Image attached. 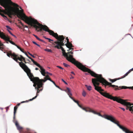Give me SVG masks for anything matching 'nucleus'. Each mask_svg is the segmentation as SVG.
Masks as SVG:
<instances>
[{
	"mask_svg": "<svg viewBox=\"0 0 133 133\" xmlns=\"http://www.w3.org/2000/svg\"><path fill=\"white\" fill-rule=\"evenodd\" d=\"M82 70L84 72H88L92 76L96 78H92V82L95 90L105 97L109 99L111 98L112 96L109 93H107L106 91H105L104 90L102 89L101 87L99 86L100 83L99 82L104 85L105 88H106L107 85L111 84L110 83L108 82L103 78L101 75L96 74L86 67L84 68Z\"/></svg>",
	"mask_w": 133,
	"mask_h": 133,
	"instance_id": "obj_1",
	"label": "nucleus"
},
{
	"mask_svg": "<svg viewBox=\"0 0 133 133\" xmlns=\"http://www.w3.org/2000/svg\"><path fill=\"white\" fill-rule=\"evenodd\" d=\"M10 4L14 7L11 10L8 8L5 9V14L8 15L10 18H12V15H16L19 18L24 21L25 23L32 26L37 21L36 20L31 17H28L23 12V10H19L18 8L19 6L17 4L12 2L11 0H7Z\"/></svg>",
	"mask_w": 133,
	"mask_h": 133,
	"instance_id": "obj_2",
	"label": "nucleus"
},
{
	"mask_svg": "<svg viewBox=\"0 0 133 133\" xmlns=\"http://www.w3.org/2000/svg\"><path fill=\"white\" fill-rule=\"evenodd\" d=\"M19 63L20 66L26 73L30 80L34 83L33 86L37 90L36 96L32 99H30L29 101H26L28 102L29 101H32L37 97L38 95L37 93L43 90V84L42 83L41 79H40L38 77H35L32 74L30 70L25 64L22 62Z\"/></svg>",
	"mask_w": 133,
	"mask_h": 133,
	"instance_id": "obj_3",
	"label": "nucleus"
},
{
	"mask_svg": "<svg viewBox=\"0 0 133 133\" xmlns=\"http://www.w3.org/2000/svg\"><path fill=\"white\" fill-rule=\"evenodd\" d=\"M32 26L35 28L36 30L38 32L41 31L43 30L48 32L49 33L50 35L55 38L58 40L54 42V43H52L53 45L55 46H58V47H61L65 45L63 43L64 39L63 36H58L57 33H55L53 31L49 29L46 25H43L37 21Z\"/></svg>",
	"mask_w": 133,
	"mask_h": 133,
	"instance_id": "obj_4",
	"label": "nucleus"
},
{
	"mask_svg": "<svg viewBox=\"0 0 133 133\" xmlns=\"http://www.w3.org/2000/svg\"><path fill=\"white\" fill-rule=\"evenodd\" d=\"M93 113L94 114L98 115L101 117H103L107 119L110 121L117 125L122 130L125 132L126 133H133V131H130L126 127H123L119 124V122L117 121L115 118L113 116L110 115H102L100 113L94 111Z\"/></svg>",
	"mask_w": 133,
	"mask_h": 133,
	"instance_id": "obj_5",
	"label": "nucleus"
},
{
	"mask_svg": "<svg viewBox=\"0 0 133 133\" xmlns=\"http://www.w3.org/2000/svg\"><path fill=\"white\" fill-rule=\"evenodd\" d=\"M70 54H73V52L71 51L67 53H65V54H64V56L66 57V59L68 61L74 64L77 67L82 70L85 67V66L83 65L81 63L76 61V60L73 58V56L70 55Z\"/></svg>",
	"mask_w": 133,
	"mask_h": 133,
	"instance_id": "obj_6",
	"label": "nucleus"
},
{
	"mask_svg": "<svg viewBox=\"0 0 133 133\" xmlns=\"http://www.w3.org/2000/svg\"><path fill=\"white\" fill-rule=\"evenodd\" d=\"M110 99L114 101H116L123 105L126 106V109L127 110H128L129 108V106H131L132 104L130 102H127V101L128 100H124L116 96L114 97L112 96Z\"/></svg>",
	"mask_w": 133,
	"mask_h": 133,
	"instance_id": "obj_7",
	"label": "nucleus"
},
{
	"mask_svg": "<svg viewBox=\"0 0 133 133\" xmlns=\"http://www.w3.org/2000/svg\"><path fill=\"white\" fill-rule=\"evenodd\" d=\"M29 59H31V61L33 62V63L36 65V66L39 67L41 71L40 72L41 74L44 76H45L46 72L45 71V70L44 69L42 66H41L39 64L37 63L36 62H35L34 60L30 57H29L27 55Z\"/></svg>",
	"mask_w": 133,
	"mask_h": 133,
	"instance_id": "obj_8",
	"label": "nucleus"
},
{
	"mask_svg": "<svg viewBox=\"0 0 133 133\" xmlns=\"http://www.w3.org/2000/svg\"><path fill=\"white\" fill-rule=\"evenodd\" d=\"M0 37L2 39H4L7 41L6 43H8V42H10L12 44L14 45H16V44L10 40V38L7 36H6L5 35L3 32H2L0 31Z\"/></svg>",
	"mask_w": 133,
	"mask_h": 133,
	"instance_id": "obj_9",
	"label": "nucleus"
},
{
	"mask_svg": "<svg viewBox=\"0 0 133 133\" xmlns=\"http://www.w3.org/2000/svg\"><path fill=\"white\" fill-rule=\"evenodd\" d=\"M7 55L9 57H11L16 62L18 63L19 65V62L17 61V58L19 56L16 54L14 53H12L11 52H9L7 53Z\"/></svg>",
	"mask_w": 133,
	"mask_h": 133,
	"instance_id": "obj_10",
	"label": "nucleus"
},
{
	"mask_svg": "<svg viewBox=\"0 0 133 133\" xmlns=\"http://www.w3.org/2000/svg\"><path fill=\"white\" fill-rule=\"evenodd\" d=\"M13 122L15 123L16 127L18 130H19L20 132H21V131L23 129V128L20 126L17 121L15 120V119H13Z\"/></svg>",
	"mask_w": 133,
	"mask_h": 133,
	"instance_id": "obj_11",
	"label": "nucleus"
},
{
	"mask_svg": "<svg viewBox=\"0 0 133 133\" xmlns=\"http://www.w3.org/2000/svg\"><path fill=\"white\" fill-rule=\"evenodd\" d=\"M18 60L21 61L20 62H22L28 67V66L25 64L28 63L25 61V58L23 57L22 55H19V56L17 58V61Z\"/></svg>",
	"mask_w": 133,
	"mask_h": 133,
	"instance_id": "obj_12",
	"label": "nucleus"
},
{
	"mask_svg": "<svg viewBox=\"0 0 133 133\" xmlns=\"http://www.w3.org/2000/svg\"><path fill=\"white\" fill-rule=\"evenodd\" d=\"M65 45H66L67 48L69 49V50H68V51H69L71 49H74L73 48H72L73 46L72 45V44L71 43H70L69 42H67V43L65 44Z\"/></svg>",
	"mask_w": 133,
	"mask_h": 133,
	"instance_id": "obj_13",
	"label": "nucleus"
},
{
	"mask_svg": "<svg viewBox=\"0 0 133 133\" xmlns=\"http://www.w3.org/2000/svg\"><path fill=\"white\" fill-rule=\"evenodd\" d=\"M111 84L109 85H109V87H111L114 88L115 90H119L120 88L119 89V87L118 86L116 85H112L111 83H110Z\"/></svg>",
	"mask_w": 133,
	"mask_h": 133,
	"instance_id": "obj_14",
	"label": "nucleus"
},
{
	"mask_svg": "<svg viewBox=\"0 0 133 133\" xmlns=\"http://www.w3.org/2000/svg\"><path fill=\"white\" fill-rule=\"evenodd\" d=\"M54 47L57 48V49H61L62 51V52L63 54V55L64 56V54H65V53H66L65 52V50L64 49V48L62 46L58 47V46H55Z\"/></svg>",
	"mask_w": 133,
	"mask_h": 133,
	"instance_id": "obj_15",
	"label": "nucleus"
},
{
	"mask_svg": "<svg viewBox=\"0 0 133 133\" xmlns=\"http://www.w3.org/2000/svg\"><path fill=\"white\" fill-rule=\"evenodd\" d=\"M66 89H67L65 90V91L67 93L69 97L70 96H72V94L71 92L70 89L68 87H67L66 88Z\"/></svg>",
	"mask_w": 133,
	"mask_h": 133,
	"instance_id": "obj_16",
	"label": "nucleus"
},
{
	"mask_svg": "<svg viewBox=\"0 0 133 133\" xmlns=\"http://www.w3.org/2000/svg\"><path fill=\"white\" fill-rule=\"evenodd\" d=\"M84 108L85 110H84L86 112H92L93 113V111H94L92 110L90 108L88 107H84Z\"/></svg>",
	"mask_w": 133,
	"mask_h": 133,
	"instance_id": "obj_17",
	"label": "nucleus"
},
{
	"mask_svg": "<svg viewBox=\"0 0 133 133\" xmlns=\"http://www.w3.org/2000/svg\"><path fill=\"white\" fill-rule=\"evenodd\" d=\"M18 107L17 106L15 107L14 109V116L13 117V119H14L15 118V114L16 112V110L17 109Z\"/></svg>",
	"mask_w": 133,
	"mask_h": 133,
	"instance_id": "obj_18",
	"label": "nucleus"
},
{
	"mask_svg": "<svg viewBox=\"0 0 133 133\" xmlns=\"http://www.w3.org/2000/svg\"><path fill=\"white\" fill-rule=\"evenodd\" d=\"M119 88H120V89H131V87H127L125 86H122V87L120 86L119 87Z\"/></svg>",
	"mask_w": 133,
	"mask_h": 133,
	"instance_id": "obj_19",
	"label": "nucleus"
},
{
	"mask_svg": "<svg viewBox=\"0 0 133 133\" xmlns=\"http://www.w3.org/2000/svg\"><path fill=\"white\" fill-rule=\"evenodd\" d=\"M123 77V76H122V77L121 78H118L114 79H110V81L113 83V82H114L116 81V80H119L120 79H121L123 78H122Z\"/></svg>",
	"mask_w": 133,
	"mask_h": 133,
	"instance_id": "obj_20",
	"label": "nucleus"
},
{
	"mask_svg": "<svg viewBox=\"0 0 133 133\" xmlns=\"http://www.w3.org/2000/svg\"><path fill=\"white\" fill-rule=\"evenodd\" d=\"M133 70V68L129 70V71L126 73L123 76L122 78H124L126 76H127L128 74L131 71Z\"/></svg>",
	"mask_w": 133,
	"mask_h": 133,
	"instance_id": "obj_21",
	"label": "nucleus"
},
{
	"mask_svg": "<svg viewBox=\"0 0 133 133\" xmlns=\"http://www.w3.org/2000/svg\"><path fill=\"white\" fill-rule=\"evenodd\" d=\"M36 38L38 39V40L43 42V43H44L45 42L43 40L39 38L37 36L35 35H33Z\"/></svg>",
	"mask_w": 133,
	"mask_h": 133,
	"instance_id": "obj_22",
	"label": "nucleus"
},
{
	"mask_svg": "<svg viewBox=\"0 0 133 133\" xmlns=\"http://www.w3.org/2000/svg\"><path fill=\"white\" fill-rule=\"evenodd\" d=\"M0 3L2 5H5V3L4 0H0Z\"/></svg>",
	"mask_w": 133,
	"mask_h": 133,
	"instance_id": "obj_23",
	"label": "nucleus"
},
{
	"mask_svg": "<svg viewBox=\"0 0 133 133\" xmlns=\"http://www.w3.org/2000/svg\"><path fill=\"white\" fill-rule=\"evenodd\" d=\"M41 80L42 82H46L47 80H49L50 81H51L52 80L51 79V78L49 77L48 78H47L46 79H41Z\"/></svg>",
	"mask_w": 133,
	"mask_h": 133,
	"instance_id": "obj_24",
	"label": "nucleus"
},
{
	"mask_svg": "<svg viewBox=\"0 0 133 133\" xmlns=\"http://www.w3.org/2000/svg\"><path fill=\"white\" fill-rule=\"evenodd\" d=\"M85 87L87 88V89L89 91L91 90V87L90 86H88L87 85H85Z\"/></svg>",
	"mask_w": 133,
	"mask_h": 133,
	"instance_id": "obj_25",
	"label": "nucleus"
},
{
	"mask_svg": "<svg viewBox=\"0 0 133 133\" xmlns=\"http://www.w3.org/2000/svg\"><path fill=\"white\" fill-rule=\"evenodd\" d=\"M70 97L72 99L75 103H76L77 104L79 103L78 101L75 100L73 97L70 96Z\"/></svg>",
	"mask_w": 133,
	"mask_h": 133,
	"instance_id": "obj_26",
	"label": "nucleus"
},
{
	"mask_svg": "<svg viewBox=\"0 0 133 133\" xmlns=\"http://www.w3.org/2000/svg\"><path fill=\"white\" fill-rule=\"evenodd\" d=\"M19 50H20V51H21L22 52H23L24 53L25 55L26 56L27 55H28L29 57V56L27 54V53L26 52H25L24 51V50L23 49H22V48H21V49H19Z\"/></svg>",
	"mask_w": 133,
	"mask_h": 133,
	"instance_id": "obj_27",
	"label": "nucleus"
},
{
	"mask_svg": "<svg viewBox=\"0 0 133 133\" xmlns=\"http://www.w3.org/2000/svg\"><path fill=\"white\" fill-rule=\"evenodd\" d=\"M129 110L130 111H131V113H133V109L132 108V107L131 106H129Z\"/></svg>",
	"mask_w": 133,
	"mask_h": 133,
	"instance_id": "obj_28",
	"label": "nucleus"
},
{
	"mask_svg": "<svg viewBox=\"0 0 133 133\" xmlns=\"http://www.w3.org/2000/svg\"><path fill=\"white\" fill-rule=\"evenodd\" d=\"M78 106L80 107L83 110H85V109L84 108V107H82V106L81 105H80L79 103H78V104H77Z\"/></svg>",
	"mask_w": 133,
	"mask_h": 133,
	"instance_id": "obj_29",
	"label": "nucleus"
},
{
	"mask_svg": "<svg viewBox=\"0 0 133 133\" xmlns=\"http://www.w3.org/2000/svg\"><path fill=\"white\" fill-rule=\"evenodd\" d=\"M86 92L83 91L82 93V95L84 97H85L86 96Z\"/></svg>",
	"mask_w": 133,
	"mask_h": 133,
	"instance_id": "obj_30",
	"label": "nucleus"
},
{
	"mask_svg": "<svg viewBox=\"0 0 133 133\" xmlns=\"http://www.w3.org/2000/svg\"><path fill=\"white\" fill-rule=\"evenodd\" d=\"M45 51H47L48 52H52V50H50V49H45Z\"/></svg>",
	"mask_w": 133,
	"mask_h": 133,
	"instance_id": "obj_31",
	"label": "nucleus"
},
{
	"mask_svg": "<svg viewBox=\"0 0 133 133\" xmlns=\"http://www.w3.org/2000/svg\"><path fill=\"white\" fill-rule=\"evenodd\" d=\"M63 65L65 67H68V66H69V65H68L66 64L65 63H63Z\"/></svg>",
	"mask_w": 133,
	"mask_h": 133,
	"instance_id": "obj_32",
	"label": "nucleus"
},
{
	"mask_svg": "<svg viewBox=\"0 0 133 133\" xmlns=\"http://www.w3.org/2000/svg\"><path fill=\"white\" fill-rule=\"evenodd\" d=\"M8 32H9L10 34H11L12 35V36H14V37H16V36H15V35H14V34H13L9 30H8Z\"/></svg>",
	"mask_w": 133,
	"mask_h": 133,
	"instance_id": "obj_33",
	"label": "nucleus"
},
{
	"mask_svg": "<svg viewBox=\"0 0 133 133\" xmlns=\"http://www.w3.org/2000/svg\"><path fill=\"white\" fill-rule=\"evenodd\" d=\"M0 14L2 16H3L4 18H7L4 15V14H1V12H0Z\"/></svg>",
	"mask_w": 133,
	"mask_h": 133,
	"instance_id": "obj_34",
	"label": "nucleus"
},
{
	"mask_svg": "<svg viewBox=\"0 0 133 133\" xmlns=\"http://www.w3.org/2000/svg\"><path fill=\"white\" fill-rule=\"evenodd\" d=\"M45 77L44 78V79H46L47 78H48L49 77V76L48 75H45Z\"/></svg>",
	"mask_w": 133,
	"mask_h": 133,
	"instance_id": "obj_35",
	"label": "nucleus"
},
{
	"mask_svg": "<svg viewBox=\"0 0 133 133\" xmlns=\"http://www.w3.org/2000/svg\"><path fill=\"white\" fill-rule=\"evenodd\" d=\"M3 45V44H2L1 43H0V50H2L3 49V48L1 46H2V45Z\"/></svg>",
	"mask_w": 133,
	"mask_h": 133,
	"instance_id": "obj_36",
	"label": "nucleus"
},
{
	"mask_svg": "<svg viewBox=\"0 0 133 133\" xmlns=\"http://www.w3.org/2000/svg\"><path fill=\"white\" fill-rule=\"evenodd\" d=\"M18 21H19V23L22 25V26H24V24L22 23V22L20 21V20L19 19L18 20Z\"/></svg>",
	"mask_w": 133,
	"mask_h": 133,
	"instance_id": "obj_37",
	"label": "nucleus"
},
{
	"mask_svg": "<svg viewBox=\"0 0 133 133\" xmlns=\"http://www.w3.org/2000/svg\"><path fill=\"white\" fill-rule=\"evenodd\" d=\"M47 39H48L49 40V41L50 42V43H52L51 42V41H53V40H52V39H50V38H47Z\"/></svg>",
	"mask_w": 133,
	"mask_h": 133,
	"instance_id": "obj_38",
	"label": "nucleus"
},
{
	"mask_svg": "<svg viewBox=\"0 0 133 133\" xmlns=\"http://www.w3.org/2000/svg\"><path fill=\"white\" fill-rule=\"evenodd\" d=\"M6 27L8 29H11V28L8 25H6Z\"/></svg>",
	"mask_w": 133,
	"mask_h": 133,
	"instance_id": "obj_39",
	"label": "nucleus"
},
{
	"mask_svg": "<svg viewBox=\"0 0 133 133\" xmlns=\"http://www.w3.org/2000/svg\"><path fill=\"white\" fill-rule=\"evenodd\" d=\"M49 74L50 75H52V74L49 73V72H46L45 74Z\"/></svg>",
	"mask_w": 133,
	"mask_h": 133,
	"instance_id": "obj_40",
	"label": "nucleus"
},
{
	"mask_svg": "<svg viewBox=\"0 0 133 133\" xmlns=\"http://www.w3.org/2000/svg\"><path fill=\"white\" fill-rule=\"evenodd\" d=\"M62 80L63 82L65 84H67V83L63 79H62Z\"/></svg>",
	"mask_w": 133,
	"mask_h": 133,
	"instance_id": "obj_41",
	"label": "nucleus"
},
{
	"mask_svg": "<svg viewBox=\"0 0 133 133\" xmlns=\"http://www.w3.org/2000/svg\"><path fill=\"white\" fill-rule=\"evenodd\" d=\"M15 45L16 46L17 48L19 49H21V48L18 46L16 44V45Z\"/></svg>",
	"mask_w": 133,
	"mask_h": 133,
	"instance_id": "obj_42",
	"label": "nucleus"
},
{
	"mask_svg": "<svg viewBox=\"0 0 133 133\" xmlns=\"http://www.w3.org/2000/svg\"><path fill=\"white\" fill-rule=\"evenodd\" d=\"M119 108L122 109V110H123V111H125V109L123 108H122V107H119Z\"/></svg>",
	"mask_w": 133,
	"mask_h": 133,
	"instance_id": "obj_43",
	"label": "nucleus"
},
{
	"mask_svg": "<svg viewBox=\"0 0 133 133\" xmlns=\"http://www.w3.org/2000/svg\"><path fill=\"white\" fill-rule=\"evenodd\" d=\"M66 40H67V42H69V39L68 38V37L66 38Z\"/></svg>",
	"mask_w": 133,
	"mask_h": 133,
	"instance_id": "obj_44",
	"label": "nucleus"
},
{
	"mask_svg": "<svg viewBox=\"0 0 133 133\" xmlns=\"http://www.w3.org/2000/svg\"><path fill=\"white\" fill-rule=\"evenodd\" d=\"M57 67L59 68L60 69H63L61 66H57Z\"/></svg>",
	"mask_w": 133,
	"mask_h": 133,
	"instance_id": "obj_45",
	"label": "nucleus"
},
{
	"mask_svg": "<svg viewBox=\"0 0 133 133\" xmlns=\"http://www.w3.org/2000/svg\"><path fill=\"white\" fill-rule=\"evenodd\" d=\"M32 43H33L34 44H35V45L36 44H37V43H36L35 42H34V41H33V42H32Z\"/></svg>",
	"mask_w": 133,
	"mask_h": 133,
	"instance_id": "obj_46",
	"label": "nucleus"
},
{
	"mask_svg": "<svg viewBox=\"0 0 133 133\" xmlns=\"http://www.w3.org/2000/svg\"><path fill=\"white\" fill-rule=\"evenodd\" d=\"M71 74H73L74 75H75V74L73 72V71L71 72Z\"/></svg>",
	"mask_w": 133,
	"mask_h": 133,
	"instance_id": "obj_47",
	"label": "nucleus"
},
{
	"mask_svg": "<svg viewBox=\"0 0 133 133\" xmlns=\"http://www.w3.org/2000/svg\"><path fill=\"white\" fill-rule=\"evenodd\" d=\"M71 77L70 78H74V77H73L72 75H71Z\"/></svg>",
	"mask_w": 133,
	"mask_h": 133,
	"instance_id": "obj_48",
	"label": "nucleus"
},
{
	"mask_svg": "<svg viewBox=\"0 0 133 133\" xmlns=\"http://www.w3.org/2000/svg\"><path fill=\"white\" fill-rule=\"evenodd\" d=\"M51 82H52L54 84H55V82H54L52 80V81H51Z\"/></svg>",
	"mask_w": 133,
	"mask_h": 133,
	"instance_id": "obj_49",
	"label": "nucleus"
},
{
	"mask_svg": "<svg viewBox=\"0 0 133 133\" xmlns=\"http://www.w3.org/2000/svg\"><path fill=\"white\" fill-rule=\"evenodd\" d=\"M56 87L58 88L59 89H61L57 85V86H56Z\"/></svg>",
	"mask_w": 133,
	"mask_h": 133,
	"instance_id": "obj_50",
	"label": "nucleus"
},
{
	"mask_svg": "<svg viewBox=\"0 0 133 133\" xmlns=\"http://www.w3.org/2000/svg\"><path fill=\"white\" fill-rule=\"evenodd\" d=\"M20 104V103H19L18 104H17L16 106H17V107L19 106Z\"/></svg>",
	"mask_w": 133,
	"mask_h": 133,
	"instance_id": "obj_51",
	"label": "nucleus"
},
{
	"mask_svg": "<svg viewBox=\"0 0 133 133\" xmlns=\"http://www.w3.org/2000/svg\"><path fill=\"white\" fill-rule=\"evenodd\" d=\"M24 26L25 27V28H28V26L26 25H24V26Z\"/></svg>",
	"mask_w": 133,
	"mask_h": 133,
	"instance_id": "obj_52",
	"label": "nucleus"
},
{
	"mask_svg": "<svg viewBox=\"0 0 133 133\" xmlns=\"http://www.w3.org/2000/svg\"><path fill=\"white\" fill-rule=\"evenodd\" d=\"M36 45H37V46H39V47H40V45H39L38 44H37V43L36 44Z\"/></svg>",
	"mask_w": 133,
	"mask_h": 133,
	"instance_id": "obj_53",
	"label": "nucleus"
},
{
	"mask_svg": "<svg viewBox=\"0 0 133 133\" xmlns=\"http://www.w3.org/2000/svg\"><path fill=\"white\" fill-rule=\"evenodd\" d=\"M43 37L45 38V39H47V38H46V37L45 36H43Z\"/></svg>",
	"mask_w": 133,
	"mask_h": 133,
	"instance_id": "obj_54",
	"label": "nucleus"
},
{
	"mask_svg": "<svg viewBox=\"0 0 133 133\" xmlns=\"http://www.w3.org/2000/svg\"><path fill=\"white\" fill-rule=\"evenodd\" d=\"M38 69V68H36L35 69V70H37Z\"/></svg>",
	"mask_w": 133,
	"mask_h": 133,
	"instance_id": "obj_55",
	"label": "nucleus"
},
{
	"mask_svg": "<svg viewBox=\"0 0 133 133\" xmlns=\"http://www.w3.org/2000/svg\"><path fill=\"white\" fill-rule=\"evenodd\" d=\"M31 56L34 58H35V57L33 55H31Z\"/></svg>",
	"mask_w": 133,
	"mask_h": 133,
	"instance_id": "obj_56",
	"label": "nucleus"
},
{
	"mask_svg": "<svg viewBox=\"0 0 133 133\" xmlns=\"http://www.w3.org/2000/svg\"><path fill=\"white\" fill-rule=\"evenodd\" d=\"M28 53L31 56V55H32L31 54H30L29 52H28Z\"/></svg>",
	"mask_w": 133,
	"mask_h": 133,
	"instance_id": "obj_57",
	"label": "nucleus"
},
{
	"mask_svg": "<svg viewBox=\"0 0 133 133\" xmlns=\"http://www.w3.org/2000/svg\"><path fill=\"white\" fill-rule=\"evenodd\" d=\"M27 61H29V62H30V61L29 59H27Z\"/></svg>",
	"mask_w": 133,
	"mask_h": 133,
	"instance_id": "obj_58",
	"label": "nucleus"
},
{
	"mask_svg": "<svg viewBox=\"0 0 133 133\" xmlns=\"http://www.w3.org/2000/svg\"><path fill=\"white\" fill-rule=\"evenodd\" d=\"M131 89L133 90V87H131Z\"/></svg>",
	"mask_w": 133,
	"mask_h": 133,
	"instance_id": "obj_59",
	"label": "nucleus"
},
{
	"mask_svg": "<svg viewBox=\"0 0 133 133\" xmlns=\"http://www.w3.org/2000/svg\"><path fill=\"white\" fill-rule=\"evenodd\" d=\"M25 102V101H23V102H21V103H24Z\"/></svg>",
	"mask_w": 133,
	"mask_h": 133,
	"instance_id": "obj_60",
	"label": "nucleus"
},
{
	"mask_svg": "<svg viewBox=\"0 0 133 133\" xmlns=\"http://www.w3.org/2000/svg\"><path fill=\"white\" fill-rule=\"evenodd\" d=\"M54 85H55V86L56 87V86H57V85L55 83V84H54Z\"/></svg>",
	"mask_w": 133,
	"mask_h": 133,
	"instance_id": "obj_61",
	"label": "nucleus"
},
{
	"mask_svg": "<svg viewBox=\"0 0 133 133\" xmlns=\"http://www.w3.org/2000/svg\"><path fill=\"white\" fill-rule=\"evenodd\" d=\"M20 9H22V8H21V7H20Z\"/></svg>",
	"mask_w": 133,
	"mask_h": 133,
	"instance_id": "obj_62",
	"label": "nucleus"
},
{
	"mask_svg": "<svg viewBox=\"0 0 133 133\" xmlns=\"http://www.w3.org/2000/svg\"><path fill=\"white\" fill-rule=\"evenodd\" d=\"M132 104V105H133V106L132 107H133V104Z\"/></svg>",
	"mask_w": 133,
	"mask_h": 133,
	"instance_id": "obj_63",
	"label": "nucleus"
}]
</instances>
